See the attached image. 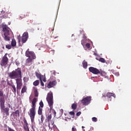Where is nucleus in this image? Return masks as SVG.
I'll use <instances>...</instances> for the list:
<instances>
[{
    "instance_id": "1",
    "label": "nucleus",
    "mask_w": 131,
    "mask_h": 131,
    "mask_svg": "<svg viewBox=\"0 0 131 131\" xmlns=\"http://www.w3.org/2000/svg\"><path fill=\"white\" fill-rule=\"evenodd\" d=\"M9 77H10L11 79H15L17 92L20 91L22 88V85H23L21 69L18 68L10 72L9 74Z\"/></svg>"
},
{
    "instance_id": "2",
    "label": "nucleus",
    "mask_w": 131,
    "mask_h": 131,
    "mask_svg": "<svg viewBox=\"0 0 131 131\" xmlns=\"http://www.w3.org/2000/svg\"><path fill=\"white\" fill-rule=\"evenodd\" d=\"M36 102H37V98H34L32 101V108L30 109V113H28L32 123L34 122V118H35Z\"/></svg>"
},
{
    "instance_id": "3",
    "label": "nucleus",
    "mask_w": 131,
    "mask_h": 131,
    "mask_svg": "<svg viewBox=\"0 0 131 131\" xmlns=\"http://www.w3.org/2000/svg\"><path fill=\"white\" fill-rule=\"evenodd\" d=\"M46 100L50 107V108L49 109V112L51 113L52 110L54 115H56V111H55V110L53 109V107L54 106V97L53 96V92L50 91L49 93H48L46 97Z\"/></svg>"
},
{
    "instance_id": "4",
    "label": "nucleus",
    "mask_w": 131,
    "mask_h": 131,
    "mask_svg": "<svg viewBox=\"0 0 131 131\" xmlns=\"http://www.w3.org/2000/svg\"><path fill=\"white\" fill-rule=\"evenodd\" d=\"M0 107L3 112V115L6 117L9 116L10 108L9 107L5 108V101H4V98L2 97H0Z\"/></svg>"
},
{
    "instance_id": "5",
    "label": "nucleus",
    "mask_w": 131,
    "mask_h": 131,
    "mask_svg": "<svg viewBox=\"0 0 131 131\" xmlns=\"http://www.w3.org/2000/svg\"><path fill=\"white\" fill-rule=\"evenodd\" d=\"M91 100H92V97L88 96L86 97L83 98L81 101V103L82 105H84L86 106V105H89L90 103H91Z\"/></svg>"
},
{
    "instance_id": "6",
    "label": "nucleus",
    "mask_w": 131,
    "mask_h": 131,
    "mask_svg": "<svg viewBox=\"0 0 131 131\" xmlns=\"http://www.w3.org/2000/svg\"><path fill=\"white\" fill-rule=\"evenodd\" d=\"M8 53H6L5 55L2 58L1 60L0 65L1 66H6V65H8V63H9V58L7 57Z\"/></svg>"
},
{
    "instance_id": "7",
    "label": "nucleus",
    "mask_w": 131,
    "mask_h": 131,
    "mask_svg": "<svg viewBox=\"0 0 131 131\" xmlns=\"http://www.w3.org/2000/svg\"><path fill=\"white\" fill-rule=\"evenodd\" d=\"M2 31L4 32V35H10V31L11 29L7 25H4L2 26Z\"/></svg>"
},
{
    "instance_id": "8",
    "label": "nucleus",
    "mask_w": 131,
    "mask_h": 131,
    "mask_svg": "<svg viewBox=\"0 0 131 131\" xmlns=\"http://www.w3.org/2000/svg\"><path fill=\"white\" fill-rule=\"evenodd\" d=\"M25 55L28 58H32L33 59L36 58V56H35V54L34 52L29 51V49L26 51Z\"/></svg>"
},
{
    "instance_id": "9",
    "label": "nucleus",
    "mask_w": 131,
    "mask_h": 131,
    "mask_svg": "<svg viewBox=\"0 0 131 131\" xmlns=\"http://www.w3.org/2000/svg\"><path fill=\"white\" fill-rule=\"evenodd\" d=\"M89 69L90 72H91L93 74H100V71L96 68L91 67Z\"/></svg>"
},
{
    "instance_id": "10",
    "label": "nucleus",
    "mask_w": 131,
    "mask_h": 131,
    "mask_svg": "<svg viewBox=\"0 0 131 131\" xmlns=\"http://www.w3.org/2000/svg\"><path fill=\"white\" fill-rule=\"evenodd\" d=\"M35 74L36 77L40 79V80H41L42 79V81H44V82H46L47 81V79H46V76L42 75L41 74L38 73L37 72H35Z\"/></svg>"
},
{
    "instance_id": "11",
    "label": "nucleus",
    "mask_w": 131,
    "mask_h": 131,
    "mask_svg": "<svg viewBox=\"0 0 131 131\" xmlns=\"http://www.w3.org/2000/svg\"><path fill=\"white\" fill-rule=\"evenodd\" d=\"M27 39H28V32H25L21 37V42L23 43H25L27 41Z\"/></svg>"
},
{
    "instance_id": "12",
    "label": "nucleus",
    "mask_w": 131,
    "mask_h": 131,
    "mask_svg": "<svg viewBox=\"0 0 131 131\" xmlns=\"http://www.w3.org/2000/svg\"><path fill=\"white\" fill-rule=\"evenodd\" d=\"M56 84H57V81L54 80L52 81H50L48 83V84L47 85V88L48 89H51L52 88H54V86H55V85H56Z\"/></svg>"
},
{
    "instance_id": "13",
    "label": "nucleus",
    "mask_w": 131,
    "mask_h": 131,
    "mask_svg": "<svg viewBox=\"0 0 131 131\" xmlns=\"http://www.w3.org/2000/svg\"><path fill=\"white\" fill-rule=\"evenodd\" d=\"M34 59L35 58H31L28 57V58L26 59V65H27L28 66H30V65H31V63L32 62V61H33Z\"/></svg>"
},
{
    "instance_id": "14",
    "label": "nucleus",
    "mask_w": 131,
    "mask_h": 131,
    "mask_svg": "<svg viewBox=\"0 0 131 131\" xmlns=\"http://www.w3.org/2000/svg\"><path fill=\"white\" fill-rule=\"evenodd\" d=\"M106 97L108 99H111V97H114V98H116V96L115 94L112 93H107L106 94Z\"/></svg>"
},
{
    "instance_id": "15",
    "label": "nucleus",
    "mask_w": 131,
    "mask_h": 131,
    "mask_svg": "<svg viewBox=\"0 0 131 131\" xmlns=\"http://www.w3.org/2000/svg\"><path fill=\"white\" fill-rule=\"evenodd\" d=\"M12 114L16 117H19L20 116V111L19 110H16L15 112H13Z\"/></svg>"
},
{
    "instance_id": "16",
    "label": "nucleus",
    "mask_w": 131,
    "mask_h": 131,
    "mask_svg": "<svg viewBox=\"0 0 131 131\" xmlns=\"http://www.w3.org/2000/svg\"><path fill=\"white\" fill-rule=\"evenodd\" d=\"M11 46L12 47H16L17 46V42L15 39H12L11 41Z\"/></svg>"
},
{
    "instance_id": "17",
    "label": "nucleus",
    "mask_w": 131,
    "mask_h": 131,
    "mask_svg": "<svg viewBox=\"0 0 131 131\" xmlns=\"http://www.w3.org/2000/svg\"><path fill=\"white\" fill-rule=\"evenodd\" d=\"M9 35H4V36L3 37L5 40H6V41H9L11 39V38L10 37V36H9Z\"/></svg>"
},
{
    "instance_id": "18",
    "label": "nucleus",
    "mask_w": 131,
    "mask_h": 131,
    "mask_svg": "<svg viewBox=\"0 0 131 131\" xmlns=\"http://www.w3.org/2000/svg\"><path fill=\"white\" fill-rule=\"evenodd\" d=\"M82 65L83 68L86 69L88 68V62L85 61V60H83L82 62Z\"/></svg>"
},
{
    "instance_id": "19",
    "label": "nucleus",
    "mask_w": 131,
    "mask_h": 131,
    "mask_svg": "<svg viewBox=\"0 0 131 131\" xmlns=\"http://www.w3.org/2000/svg\"><path fill=\"white\" fill-rule=\"evenodd\" d=\"M27 91V88H26V86L25 85L23 87L21 93V94H24V93H26Z\"/></svg>"
},
{
    "instance_id": "20",
    "label": "nucleus",
    "mask_w": 131,
    "mask_h": 131,
    "mask_svg": "<svg viewBox=\"0 0 131 131\" xmlns=\"http://www.w3.org/2000/svg\"><path fill=\"white\" fill-rule=\"evenodd\" d=\"M38 115H41V114H42V108H41L40 106L38 108Z\"/></svg>"
},
{
    "instance_id": "21",
    "label": "nucleus",
    "mask_w": 131,
    "mask_h": 131,
    "mask_svg": "<svg viewBox=\"0 0 131 131\" xmlns=\"http://www.w3.org/2000/svg\"><path fill=\"white\" fill-rule=\"evenodd\" d=\"M38 84H39V80H36L33 82V85H34L35 86H37Z\"/></svg>"
},
{
    "instance_id": "22",
    "label": "nucleus",
    "mask_w": 131,
    "mask_h": 131,
    "mask_svg": "<svg viewBox=\"0 0 131 131\" xmlns=\"http://www.w3.org/2000/svg\"><path fill=\"white\" fill-rule=\"evenodd\" d=\"M76 108H77V104L76 103H73L72 105V108H73V110H76Z\"/></svg>"
},
{
    "instance_id": "23",
    "label": "nucleus",
    "mask_w": 131,
    "mask_h": 131,
    "mask_svg": "<svg viewBox=\"0 0 131 131\" xmlns=\"http://www.w3.org/2000/svg\"><path fill=\"white\" fill-rule=\"evenodd\" d=\"M0 98H2L3 101H5L4 98V92L3 90H0Z\"/></svg>"
},
{
    "instance_id": "24",
    "label": "nucleus",
    "mask_w": 131,
    "mask_h": 131,
    "mask_svg": "<svg viewBox=\"0 0 131 131\" xmlns=\"http://www.w3.org/2000/svg\"><path fill=\"white\" fill-rule=\"evenodd\" d=\"M11 86H12V89H13V91H14V94H16V92H17V90H16V86H15V85H14V84H12V85H11Z\"/></svg>"
},
{
    "instance_id": "25",
    "label": "nucleus",
    "mask_w": 131,
    "mask_h": 131,
    "mask_svg": "<svg viewBox=\"0 0 131 131\" xmlns=\"http://www.w3.org/2000/svg\"><path fill=\"white\" fill-rule=\"evenodd\" d=\"M99 61V62H101V63H106V60L103 58H100Z\"/></svg>"
},
{
    "instance_id": "26",
    "label": "nucleus",
    "mask_w": 131,
    "mask_h": 131,
    "mask_svg": "<svg viewBox=\"0 0 131 131\" xmlns=\"http://www.w3.org/2000/svg\"><path fill=\"white\" fill-rule=\"evenodd\" d=\"M24 129L25 131H30L29 130V128L28 127V125H24Z\"/></svg>"
},
{
    "instance_id": "27",
    "label": "nucleus",
    "mask_w": 131,
    "mask_h": 131,
    "mask_svg": "<svg viewBox=\"0 0 131 131\" xmlns=\"http://www.w3.org/2000/svg\"><path fill=\"white\" fill-rule=\"evenodd\" d=\"M12 45H6V49H8V50H11L12 49Z\"/></svg>"
},
{
    "instance_id": "28",
    "label": "nucleus",
    "mask_w": 131,
    "mask_h": 131,
    "mask_svg": "<svg viewBox=\"0 0 131 131\" xmlns=\"http://www.w3.org/2000/svg\"><path fill=\"white\" fill-rule=\"evenodd\" d=\"M23 80L24 81V82H27V81H28V80H29V78L28 77H24L23 78Z\"/></svg>"
},
{
    "instance_id": "29",
    "label": "nucleus",
    "mask_w": 131,
    "mask_h": 131,
    "mask_svg": "<svg viewBox=\"0 0 131 131\" xmlns=\"http://www.w3.org/2000/svg\"><path fill=\"white\" fill-rule=\"evenodd\" d=\"M34 96L38 97V92H37V90L34 91Z\"/></svg>"
},
{
    "instance_id": "30",
    "label": "nucleus",
    "mask_w": 131,
    "mask_h": 131,
    "mask_svg": "<svg viewBox=\"0 0 131 131\" xmlns=\"http://www.w3.org/2000/svg\"><path fill=\"white\" fill-rule=\"evenodd\" d=\"M99 74H100L101 76H104V75H106V72L103 71L100 72Z\"/></svg>"
},
{
    "instance_id": "31",
    "label": "nucleus",
    "mask_w": 131,
    "mask_h": 131,
    "mask_svg": "<svg viewBox=\"0 0 131 131\" xmlns=\"http://www.w3.org/2000/svg\"><path fill=\"white\" fill-rule=\"evenodd\" d=\"M48 121H50L52 119V115H49L47 117Z\"/></svg>"
},
{
    "instance_id": "32",
    "label": "nucleus",
    "mask_w": 131,
    "mask_h": 131,
    "mask_svg": "<svg viewBox=\"0 0 131 131\" xmlns=\"http://www.w3.org/2000/svg\"><path fill=\"white\" fill-rule=\"evenodd\" d=\"M39 106H40V107H41V108H43V102H42V101H41L39 102Z\"/></svg>"
},
{
    "instance_id": "33",
    "label": "nucleus",
    "mask_w": 131,
    "mask_h": 131,
    "mask_svg": "<svg viewBox=\"0 0 131 131\" xmlns=\"http://www.w3.org/2000/svg\"><path fill=\"white\" fill-rule=\"evenodd\" d=\"M24 122L25 123L24 125H28V123L27 122V120H26V119L25 118L24 119Z\"/></svg>"
},
{
    "instance_id": "34",
    "label": "nucleus",
    "mask_w": 131,
    "mask_h": 131,
    "mask_svg": "<svg viewBox=\"0 0 131 131\" xmlns=\"http://www.w3.org/2000/svg\"><path fill=\"white\" fill-rule=\"evenodd\" d=\"M92 121H93L94 122H97L98 121V119L96 117H93L92 118Z\"/></svg>"
},
{
    "instance_id": "35",
    "label": "nucleus",
    "mask_w": 131,
    "mask_h": 131,
    "mask_svg": "<svg viewBox=\"0 0 131 131\" xmlns=\"http://www.w3.org/2000/svg\"><path fill=\"white\" fill-rule=\"evenodd\" d=\"M85 46L88 48V49H90V48H91V44H90L89 43H86Z\"/></svg>"
},
{
    "instance_id": "36",
    "label": "nucleus",
    "mask_w": 131,
    "mask_h": 131,
    "mask_svg": "<svg viewBox=\"0 0 131 131\" xmlns=\"http://www.w3.org/2000/svg\"><path fill=\"white\" fill-rule=\"evenodd\" d=\"M21 37L20 35L18 36L17 39H18V42H20V41H21Z\"/></svg>"
},
{
    "instance_id": "37",
    "label": "nucleus",
    "mask_w": 131,
    "mask_h": 131,
    "mask_svg": "<svg viewBox=\"0 0 131 131\" xmlns=\"http://www.w3.org/2000/svg\"><path fill=\"white\" fill-rule=\"evenodd\" d=\"M40 81L41 86H43L45 85V83H43V82H42V79L40 80Z\"/></svg>"
},
{
    "instance_id": "38",
    "label": "nucleus",
    "mask_w": 131,
    "mask_h": 131,
    "mask_svg": "<svg viewBox=\"0 0 131 131\" xmlns=\"http://www.w3.org/2000/svg\"><path fill=\"white\" fill-rule=\"evenodd\" d=\"M70 115H72V116H73V117H74V114H75L74 112H70Z\"/></svg>"
},
{
    "instance_id": "39",
    "label": "nucleus",
    "mask_w": 131,
    "mask_h": 131,
    "mask_svg": "<svg viewBox=\"0 0 131 131\" xmlns=\"http://www.w3.org/2000/svg\"><path fill=\"white\" fill-rule=\"evenodd\" d=\"M72 131H77V129H76V128H75V127H73L72 128Z\"/></svg>"
},
{
    "instance_id": "40",
    "label": "nucleus",
    "mask_w": 131,
    "mask_h": 131,
    "mask_svg": "<svg viewBox=\"0 0 131 131\" xmlns=\"http://www.w3.org/2000/svg\"><path fill=\"white\" fill-rule=\"evenodd\" d=\"M80 114H81V112H78L76 114V116H79L80 115Z\"/></svg>"
},
{
    "instance_id": "41",
    "label": "nucleus",
    "mask_w": 131,
    "mask_h": 131,
    "mask_svg": "<svg viewBox=\"0 0 131 131\" xmlns=\"http://www.w3.org/2000/svg\"><path fill=\"white\" fill-rule=\"evenodd\" d=\"M44 119H45L43 118V115H41V121L42 122H43Z\"/></svg>"
},
{
    "instance_id": "42",
    "label": "nucleus",
    "mask_w": 131,
    "mask_h": 131,
    "mask_svg": "<svg viewBox=\"0 0 131 131\" xmlns=\"http://www.w3.org/2000/svg\"><path fill=\"white\" fill-rule=\"evenodd\" d=\"M63 112H64V111L63 110V109H61V110H60V114H61V115L63 114Z\"/></svg>"
},
{
    "instance_id": "43",
    "label": "nucleus",
    "mask_w": 131,
    "mask_h": 131,
    "mask_svg": "<svg viewBox=\"0 0 131 131\" xmlns=\"http://www.w3.org/2000/svg\"><path fill=\"white\" fill-rule=\"evenodd\" d=\"M83 38L84 39H86V36H85V34L83 35Z\"/></svg>"
},
{
    "instance_id": "44",
    "label": "nucleus",
    "mask_w": 131,
    "mask_h": 131,
    "mask_svg": "<svg viewBox=\"0 0 131 131\" xmlns=\"http://www.w3.org/2000/svg\"><path fill=\"white\" fill-rule=\"evenodd\" d=\"M90 131H93V130H94V127H91V128H90Z\"/></svg>"
},
{
    "instance_id": "45",
    "label": "nucleus",
    "mask_w": 131,
    "mask_h": 131,
    "mask_svg": "<svg viewBox=\"0 0 131 131\" xmlns=\"http://www.w3.org/2000/svg\"><path fill=\"white\" fill-rule=\"evenodd\" d=\"M84 42V40H81V45H82V46H83V42Z\"/></svg>"
},
{
    "instance_id": "46",
    "label": "nucleus",
    "mask_w": 131,
    "mask_h": 131,
    "mask_svg": "<svg viewBox=\"0 0 131 131\" xmlns=\"http://www.w3.org/2000/svg\"><path fill=\"white\" fill-rule=\"evenodd\" d=\"M8 85H10V86H12V85H13L9 82H8Z\"/></svg>"
},
{
    "instance_id": "47",
    "label": "nucleus",
    "mask_w": 131,
    "mask_h": 131,
    "mask_svg": "<svg viewBox=\"0 0 131 131\" xmlns=\"http://www.w3.org/2000/svg\"><path fill=\"white\" fill-rule=\"evenodd\" d=\"M102 98H106V96H105V94H102Z\"/></svg>"
},
{
    "instance_id": "48",
    "label": "nucleus",
    "mask_w": 131,
    "mask_h": 131,
    "mask_svg": "<svg viewBox=\"0 0 131 131\" xmlns=\"http://www.w3.org/2000/svg\"><path fill=\"white\" fill-rule=\"evenodd\" d=\"M3 18H8V16H6L4 15L3 16Z\"/></svg>"
},
{
    "instance_id": "49",
    "label": "nucleus",
    "mask_w": 131,
    "mask_h": 131,
    "mask_svg": "<svg viewBox=\"0 0 131 131\" xmlns=\"http://www.w3.org/2000/svg\"><path fill=\"white\" fill-rule=\"evenodd\" d=\"M3 83H6V81H3Z\"/></svg>"
},
{
    "instance_id": "50",
    "label": "nucleus",
    "mask_w": 131,
    "mask_h": 131,
    "mask_svg": "<svg viewBox=\"0 0 131 131\" xmlns=\"http://www.w3.org/2000/svg\"><path fill=\"white\" fill-rule=\"evenodd\" d=\"M20 18H24V16H20Z\"/></svg>"
},
{
    "instance_id": "51",
    "label": "nucleus",
    "mask_w": 131,
    "mask_h": 131,
    "mask_svg": "<svg viewBox=\"0 0 131 131\" xmlns=\"http://www.w3.org/2000/svg\"><path fill=\"white\" fill-rule=\"evenodd\" d=\"M52 31H54V29H52Z\"/></svg>"
},
{
    "instance_id": "52",
    "label": "nucleus",
    "mask_w": 131,
    "mask_h": 131,
    "mask_svg": "<svg viewBox=\"0 0 131 131\" xmlns=\"http://www.w3.org/2000/svg\"><path fill=\"white\" fill-rule=\"evenodd\" d=\"M52 125H54V122H53L52 123Z\"/></svg>"
},
{
    "instance_id": "53",
    "label": "nucleus",
    "mask_w": 131,
    "mask_h": 131,
    "mask_svg": "<svg viewBox=\"0 0 131 131\" xmlns=\"http://www.w3.org/2000/svg\"><path fill=\"white\" fill-rule=\"evenodd\" d=\"M18 63H17V62L16 63V65H18Z\"/></svg>"
},
{
    "instance_id": "54",
    "label": "nucleus",
    "mask_w": 131,
    "mask_h": 131,
    "mask_svg": "<svg viewBox=\"0 0 131 131\" xmlns=\"http://www.w3.org/2000/svg\"><path fill=\"white\" fill-rule=\"evenodd\" d=\"M84 128V126H82V128Z\"/></svg>"
},
{
    "instance_id": "55",
    "label": "nucleus",
    "mask_w": 131,
    "mask_h": 131,
    "mask_svg": "<svg viewBox=\"0 0 131 131\" xmlns=\"http://www.w3.org/2000/svg\"><path fill=\"white\" fill-rule=\"evenodd\" d=\"M57 37H58V36H57V37H55V38H57Z\"/></svg>"
},
{
    "instance_id": "56",
    "label": "nucleus",
    "mask_w": 131,
    "mask_h": 131,
    "mask_svg": "<svg viewBox=\"0 0 131 131\" xmlns=\"http://www.w3.org/2000/svg\"><path fill=\"white\" fill-rule=\"evenodd\" d=\"M3 49H5V47H3Z\"/></svg>"
},
{
    "instance_id": "57",
    "label": "nucleus",
    "mask_w": 131,
    "mask_h": 131,
    "mask_svg": "<svg viewBox=\"0 0 131 131\" xmlns=\"http://www.w3.org/2000/svg\"><path fill=\"white\" fill-rule=\"evenodd\" d=\"M110 101H111V99H110Z\"/></svg>"
}]
</instances>
